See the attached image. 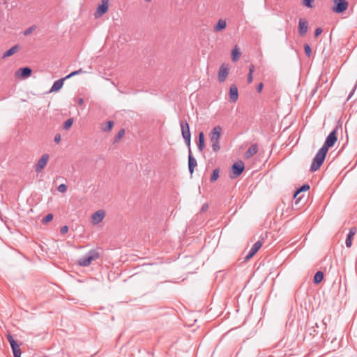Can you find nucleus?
<instances>
[{
  "label": "nucleus",
  "mask_w": 357,
  "mask_h": 357,
  "mask_svg": "<svg viewBox=\"0 0 357 357\" xmlns=\"http://www.w3.org/2000/svg\"><path fill=\"white\" fill-rule=\"evenodd\" d=\"M197 163L196 159L193 157L191 150L188 153V169L190 175L194 173V169L197 167Z\"/></svg>",
  "instance_id": "nucleus-12"
},
{
  "label": "nucleus",
  "mask_w": 357,
  "mask_h": 357,
  "mask_svg": "<svg viewBox=\"0 0 357 357\" xmlns=\"http://www.w3.org/2000/svg\"><path fill=\"white\" fill-rule=\"evenodd\" d=\"M73 119H68L67 121H66L63 125V128L64 130H68L69 129L72 125H73Z\"/></svg>",
  "instance_id": "nucleus-33"
},
{
  "label": "nucleus",
  "mask_w": 357,
  "mask_h": 357,
  "mask_svg": "<svg viewBox=\"0 0 357 357\" xmlns=\"http://www.w3.org/2000/svg\"><path fill=\"white\" fill-rule=\"evenodd\" d=\"M109 0H101V4H100L94 13V17L98 19L102 17L105 13H106L109 8Z\"/></svg>",
  "instance_id": "nucleus-3"
},
{
  "label": "nucleus",
  "mask_w": 357,
  "mask_h": 357,
  "mask_svg": "<svg viewBox=\"0 0 357 357\" xmlns=\"http://www.w3.org/2000/svg\"><path fill=\"white\" fill-rule=\"evenodd\" d=\"M227 24L225 20H219L214 26V31L216 32L221 31L222 30L225 29L226 28Z\"/></svg>",
  "instance_id": "nucleus-22"
},
{
  "label": "nucleus",
  "mask_w": 357,
  "mask_h": 357,
  "mask_svg": "<svg viewBox=\"0 0 357 357\" xmlns=\"http://www.w3.org/2000/svg\"><path fill=\"white\" fill-rule=\"evenodd\" d=\"M100 255L98 250L92 249L90 250L85 255L80 257L77 261V264L80 266L86 267L89 266L92 261L100 258Z\"/></svg>",
  "instance_id": "nucleus-1"
},
{
  "label": "nucleus",
  "mask_w": 357,
  "mask_h": 357,
  "mask_svg": "<svg viewBox=\"0 0 357 357\" xmlns=\"http://www.w3.org/2000/svg\"><path fill=\"white\" fill-rule=\"evenodd\" d=\"M314 0H303V4L307 8H312L313 7V2Z\"/></svg>",
  "instance_id": "nucleus-36"
},
{
  "label": "nucleus",
  "mask_w": 357,
  "mask_h": 357,
  "mask_svg": "<svg viewBox=\"0 0 357 357\" xmlns=\"http://www.w3.org/2000/svg\"><path fill=\"white\" fill-rule=\"evenodd\" d=\"M84 71L80 68L77 70H75L72 73H70L69 75H68L67 76H66V78L67 79H69L75 75H79V74H81V73H83Z\"/></svg>",
  "instance_id": "nucleus-34"
},
{
  "label": "nucleus",
  "mask_w": 357,
  "mask_h": 357,
  "mask_svg": "<svg viewBox=\"0 0 357 357\" xmlns=\"http://www.w3.org/2000/svg\"><path fill=\"white\" fill-rule=\"evenodd\" d=\"M245 169L244 163L240 160L234 162L231 166V172L234 176H231V178H234L240 176Z\"/></svg>",
  "instance_id": "nucleus-5"
},
{
  "label": "nucleus",
  "mask_w": 357,
  "mask_h": 357,
  "mask_svg": "<svg viewBox=\"0 0 357 357\" xmlns=\"http://www.w3.org/2000/svg\"><path fill=\"white\" fill-rule=\"evenodd\" d=\"M68 231V227L65 225L61 227L60 232L61 234H65Z\"/></svg>",
  "instance_id": "nucleus-42"
},
{
  "label": "nucleus",
  "mask_w": 357,
  "mask_h": 357,
  "mask_svg": "<svg viewBox=\"0 0 357 357\" xmlns=\"http://www.w3.org/2000/svg\"><path fill=\"white\" fill-rule=\"evenodd\" d=\"M204 135L203 132H200L198 135L197 149L200 152H202L204 150Z\"/></svg>",
  "instance_id": "nucleus-20"
},
{
  "label": "nucleus",
  "mask_w": 357,
  "mask_h": 357,
  "mask_svg": "<svg viewBox=\"0 0 357 357\" xmlns=\"http://www.w3.org/2000/svg\"><path fill=\"white\" fill-rule=\"evenodd\" d=\"M261 245L262 244L260 241H257L256 243H255L251 249L250 250L249 252L248 253V255L245 256V259L248 260L251 259L260 249Z\"/></svg>",
  "instance_id": "nucleus-13"
},
{
  "label": "nucleus",
  "mask_w": 357,
  "mask_h": 357,
  "mask_svg": "<svg viewBox=\"0 0 357 357\" xmlns=\"http://www.w3.org/2000/svg\"><path fill=\"white\" fill-rule=\"evenodd\" d=\"M183 139L185 141L186 146L188 147V152H189L190 150H191V149H190L191 137L183 138Z\"/></svg>",
  "instance_id": "nucleus-41"
},
{
  "label": "nucleus",
  "mask_w": 357,
  "mask_h": 357,
  "mask_svg": "<svg viewBox=\"0 0 357 357\" xmlns=\"http://www.w3.org/2000/svg\"><path fill=\"white\" fill-rule=\"evenodd\" d=\"M114 126V122L112 121H108L106 122L105 126L102 128V130L104 132L110 131Z\"/></svg>",
  "instance_id": "nucleus-32"
},
{
  "label": "nucleus",
  "mask_w": 357,
  "mask_h": 357,
  "mask_svg": "<svg viewBox=\"0 0 357 357\" xmlns=\"http://www.w3.org/2000/svg\"><path fill=\"white\" fill-rule=\"evenodd\" d=\"M36 29V26H31L29 27L27 29H26L24 32V36L29 35L33 31Z\"/></svg>",
  "instance_id": "nucleus-39"
},
{
  "label": "nucleus",
  "mask_w": 357,
  "mask_h": 357,
  "mask_svg": "<svg viewBox=\"0 0 357 357\" xmlns=\"http://www.w3.org/2000/svg\"><path fill=\"white\" fill-rule=\"evenodd\" d=\"M325 158H326L316 153L310 167V171L315 172L319 169V167L322 165Z\"/></svg>",
  "instance_id": "nucleus-6"
},
{
  "label": "nucleus",
  "mask_w": 357,
  "mask_h": 357,
  "mask_svg": "<svg viewBox=\"0 0 357 357\" xmlns=\"http://www.w3.org/2000/svg\"><path fill=\"white\" fill-rule=\"evenodd\" d=\"M19 48L20 46L18 45H14L3 54L2 58L5 59L13 55L19 50Z\"/></svg>",
  "instance_id": "nucleus-21"
},
{
  "label": "nucleus",
  "mask_w": 357,
  "mask_h": 357,
  "mask_svg": "<svg viewBox=\"0 0 357 357\" xmlns=\"http://www.w3.org/2000/svg\"><path fill=\"white\" fill-rule=\"evenodd\" d=\"M61 141V135L59 134H56L54 137V142L58 144Z\"/></svg>",
  "instance_id": "nucleus-44"
},
{
  "label": "nucleus",
  "mask_w": 357,
  "mask_h": 357,
  "mask_svg": "<svg viewBox=\"0 0 357 357\" xmlns=\"http://www.w3.org/2000/svg\"><path fill=\"white\" fill-rule=\"evenodd\" d=\"M310 189V185L307 183H305L303 185H302L294 193V198L296 197V196L302 192H305V191H307L308 190Z\"/></svg>",
  "instance_id": "nucleus-26"
},
{
  "label": "nucleus",
  "mask_w": 357,
  "mask_h": 357,
  "mask_svg": "<svg viewBox=\"0 0 357 357\" xmlns=\"http://www.w3.org/2000/svg\"><path fill=\"white\" fill-rule=\"evenodd\" d=\"M53 219V214L52 213H48L47 215H46L43 219V223H47V222H49L50 221H51Z\"/></svg>",
  "instance_id": "nucleus-37"
},
{
  "label": "nucleus",
  "mask_w": 357,
  "mask_h": 357,
  "mask_svg": "<svg viewBox=\"0 0 357 357\" xmlns=\"http://www.w3.org/2000/svg\"><path fill=\"white\" fill-rule=\"evenodd\" d=\"M125 134V130L124 129H121L119 132L117 133V135H116L115 137V142H118L119 139H121L123 135Z\"/></svg>",
  "instance_id": "nucleus-35"
},
{
  "label": "nucleus",
  "mask_w": 357,
  "mask_h": 357,
  "mask_svg": "<svg viewBox=\"0 0 357 357\" xmlns=\"http://www.w3.org/2000/svg\"><path fill=\"white\" fill-rule=\"evenodd\" d=\"M12 351L13 353L14 357H20L21 356V349L20 346L17 345L16 347H12Z\"/></svg>",
  "instance_id": "nucleus-31"
},
{
  "label": "nucleus",
  "mask_w": 357,
  "mask_h": 357,
  "mask_svg": "<svg viewBox=\"0 0 357 357\" xmlns=\"http://www.w3.org/2000/svg\"><path fill=\"white\" fill-rule=\"evenodd\" d=\"M229 73V67L227 64H222L218 72V80L220 82H223L226 79Z\"/></svg>",
  "instance_id": "nucleus-8"
},
{
  "label": "nucleus",
  "mask_w": 357,
  "mask_h": 357,
  "mask_svg": "<svg viewBox=\"0 0 357 357\" xmlns=\"http://www.w3.org/2000/svg\"><path fill=\"white\" fill-rule=\"evenodd\" d=\"M255 71V66L253 65H250L249 67V73L248 75V82L251 83L252 82V73Z\"/></svg>",
  "instance_id": "nucleus-30"
},
{
  "label": "nucleus",
  "mask_w": 357,
  "mask_h": 357,
  "mask_svg": "<svg viewBox=\"0 0 357 357\" xmlns=\"http://www.w3.org/2000/svg\"><path fill=\"white\" fill-rule=\"evenodd\" d=\"M304 50H305V54L310 57L311 56V48L310 47V45L308 44H305L304 45Z\"/></svg>",
  "instance_id": "nucleus-38"
},
{
  "label": "nucleus",
  "mask_w": 357,
  "mask_h": 357,
  "mask_svg": "<svg viewBox=\"0 0 357 357\" xmlns=\"http://www.w3.org/2000/svg\"><path fill=\"white\" fill-rule=\"evenodd\" d=\"M146 2H150L151 0H145Z\"/></svg>",
  "instance_id": "nucleus-48"
},
{
  "label": "nucleus",
  "mask_w": 357,
  "mask_h": 357,
  "mask_svg": "<svg viewBox=\"0 0 357 357\" xmlns=\"http://www.w3.org/2000/svg\"><path fill=\"white\" fill-rule=\"evenodd\" d=\"M49 160L48 154H43L41 158L38 161L37 164L35 167V170L37 173L40 172L44 167L46 166L47 161Z\"/></svg>",
  "instance_id": "nucleus-7"
},
{
  "label": "nucleus",
  "mask_w": 357,
  "mask_h": 357,
  "mask_svg": "<svg viewBox=\"0 0 357 357\" xmlns=\"http://www.w3.org/2000/svg\"><path fill=\"white\" fill-rule=\"evenodd\" d=\"M356 231V229L355 227H353L350 229L349 234H347L346 241H345V245L347 248H350L352 245V237L355 235Z\"/></svg>",
  "instance_id": "nucleus-19"
},
{
  "label": "nucleus",
  "mask_w": 357,
  "mask_h": 357,
  "mask_svg": "<svg viewBox=\"0 0 357 357\" xmlns=\"http://www.w3.org/2000/svg\"><path fill=\"white\" fill-rule=\"evenodd\" d=\"M322 32L321 28H317L314 32V36L317 37L319 36Z\"/></svg>",
  "instance_id": "nucleus-43"
},
{
  "label": "nucleus",
  "mask_w": 357,
  "mask_h": 357,
  "mask_svg": "<svg viewBox=\"0 0 357 357\" xmlns=\"http://www.w3.org/2000/svg\"><path fill=\"white\" fill-rule=\"evenodd\" d=\"M324 279V273L322 271H317L314 276V284H319Z\"/></svg>",
  "instance_id": "nucleus-23"
},
{
  "label": "nucleus",
  "mask_w": 357,
  "mask_h": 357,
  "mask_svg": "<svg viewBox=\"0 0 357 357\" xmlns=\"http://www.w3.org/2000/svg\"><path fill=\"white\" fill-rule=\"evenodd\" d=\"M31 69L29 67H24L20 68L15 73V77H22V78H27L31 75Z\"/></svg>",
  "instance_id": "nucleus-14"
},
{
  "label": "nucleus",
  "mask_w": 357,
  "mask_h": 357,
  "mask_svg": "<svg viewBox=\"0 0 357 357\" xmlns=\"http://www.w3.org/2000/svg\"><path fill=\"white\" fill-rule=\"evenodd\" d=\"M330 148L331 147H329V146H327L326 144H324L322 147L318 151L317 153L326 158L327 152Z\"/></svg>",
  "instance_id": "nucleus-25"
},
{
  "label": "nucleus",
  "mask_w": 357,
  "mask_h": 357,
  "mask_svg": "<svg viewBox=\"0 0 357 357\" xmlns=\"http://www.w3.org/2000/svg\"><path fill=\"white\" fill-rule=\"evenodd\" d=\"M222 128L220 126L214 127L210 132V142L213 151L218 152L220 149L219 140L221 135Z\"/></svg>",
  "instance_id": "nucleus-2"
},
{
  "label": "nucleus",
  "mask_w": 357,
  "mask_h": 357,
  "mask_svg": "<svg viewBox=\"0 0 357 357\" xmlns=\"http://www.w3.org/2000/svg\"><path fill=\"white\" fill-rule=\"evenodd\" d=\"M258 147L256 144H252L245 153V158L248 159L257 153Z\"/></svg>",
  "instance_id": "nucleus-18"
},
{
  "label": "nucleus",
  "mask_w": 357,
  "mask_h": 357,
  "mask_svg": "<svg viewBox=\"0 0 357 357\" xmlns=\"http://www.w3.org/2000/svg\"><path fill=\"white\" fill-rule=\"evenodd\" d=\"M229 98L233 102H236L238 98V89L234 84L231 85L229 88Z\"/></svg>",
  "instance_id": "nucleus-17"
},
{
  "label": "nucleus",
  "mask_w": 357,
  "mask_h": 357,
  "mask_svg": "<svg viewBox=\"0 0 357 357\" xmlns=\"http://www.w3.org/2000/svg\"><path fill=\"white\" fill-rule=\"evenodd\" d=\"M180 126L183 138L191 137L190 126L187 121H181Z\"/></svg>",
  "instance_id": "nucleus-9"
},
{
  "label": "nucleus",
  "mask_w": 357,
  "mask_h": 357,
  "mask_svg": "<svg viewBox=\"0 0 357 357\" xmlns=\"http://www.w3.org/2000/svg\"><path fill=\"white\" fill-rule=\"evenodd\" d=\"M6 337H7V340L10 343V347H16L18 345V344L17 343V342L14 340L13 337L12 335H10V333H8L6 335Z\"/></svg>",
  "instance_id": "nucleus-28"
},
{
  "label": "nucleus",
  "mask_w": 357,
  "mask_h": 357,
  "mask_svg": "<svg viewBox=\"0 0 357 357\" xmlns=\"http://www.w3.org/2000/svg\"><path fill=\"white\" fill-rule=\"evenodd\" d=\"M333 3L332 10L336 13H342L348 8V2L346 0H333Z\"/></svg>",
  "instance_id": "nucleus-4"
},
{
  "label": "nucleus",
  "mask_w": 357,
  "mask_h": 357,
  "mask_svg": "<svg viewBox=\"0 0 357 357\" xmlns=\"http://www.w3.org/2000/svg\"><path fill=\"white\" fill-rule=\"evenodd\" d=\"M307 31V22L304 19H300L298 22V32L301 36L306 34Z\"/></svg>",
  "instance_id": "nucleus-15"
},
{
  "label": "nucleus",
  "mask_w": 357,
  "mask_h": 357,
  "mask_svg": "<svg viewBox=\"0 0 357 357\" xmlns=\"http://www.w3.org/2000/svg\"><path fill=\"white\" fill-rule=\"evenodd\" d=\"M84 102V100L82 98H79L78 100H77V103L79 105H82Z\"/></svg>",
  "instance_id": "nucleus-47"
},
{
  "label": "nucleus",
  "mask_w": 357,
  "mask_h": 357,
  "mask_svg": "<svg viewBox=\"0 0 357 357\" xmlns=\"http://www.w3.org/2000/svg\"><path fill=\"white\" fill-rule=\"evenodd\" d=\"M337 140V129H334L331 133L328 135L324 142L325 144L329 146V147H332L334 146L335 142Z\"/></svg>",
  "instance_id": "nucleus-10"
},
{
  "label": "nucleus",
  "mask_w": 357,
  "mask_h": 357,
  "mask_svg": "<svg viewBox=\"0 0 357 357\" xmlns=\"http://www.w3.org/2000/svg\"><path fill=\"white\" fill-rule=\"evenodd\" d=\"M58 190L60 192H66V190H67V186L66 184H61L58 186Z\"/></svg>",
  "instance_id": "nucleus-40"
},
{
  "label": "nucleus",
  "mask_w": 357,
  "mask_h": 357,
  "mask_svg": "<svg viewBox=\"0 0 357 357\" xmlns=\"http://www.w3.org/2000/svg\"><path fill=\"white\" fill-rule=\"evenodd\" d=\"M220 171L218 169H215L211 174L210 181L211 182H215L219 177Z\"/></svg>",
  "instance_id": "nucleus-29"
},
{
  "label": "nucleus",
  "mask_w": 357,
  "mask_h": 357,
  "mask_svg": "<svg viewBox=\"0 0 357 357\" xmlns=\"http://www.w3.org/2000/svg\"><path fill=\"white\" fill-rule=\"evenodd\" d=\"M330 148L331 147H329V146H327L326 144H324L322 147L318 151L317 153L326 158L327 152Z\"/></svg>",
  "instance_id": "nucleus-24"
},
{
  "label": "nucleus",
  "mask_w": 357,
  "mask_h": 357,
  "mask_svg": "<svg viewBox=\"0 0 357 357\" xmlns=\"http://www.w3.org/2000/svg\"><path fill=\"white\" fill-rule=\"evenodd\" d=\"M263 83H259L257 87V91L260 93L261 91H262V89H263Z\"/></svg>",
  "instance_id": "nucleus-45"
},
{
  "label": "nucleus",
  "mask_w": 357,
  "mask_h": 357,
  "mask_svg": "<svg viewBox=\"0 0 357 357\" xmlns=\"http://www.w3.org/2000/svg\"><path fill=\"white\" fill-rule=\"evenodd\" d=\"M240 55H241V52L236 47H235V48L233 49V50L231 52L232 61H237Z\"/></svg>",
  "instance_id": "nucleus-27"
},
{
  "label": "nucleus",
  "mask_w": 357,
  "mask_h": 357,
  "mask_svg": "<svg viewBox=\"0 0 357 357\" xmlns=\"http://www.w3.org/2000/svg\"><path fill=\"white\" fill-rule=\"evenodd\" d=\"M65 79H67L66 77L55 81L53 85L52 86L50 92L52 93L59 91L62 88Z\"/></svg>",
  "instance_id": "nucleus-16"
},
{
  "label": "nucleus",
  "mask_w": 357,
  "mask_h": 357,
  "mask_svg": "<svg viewBox=\"0 0 357 357\" xmlns=\"http://www.w3.org/2000/svg\"><path fill=\"white\" fill-rule=\"evenodd\" d=\"M105 215V213L103 210H98L96 211L91 216L93 224L98 225L103 220Z\"/></svg>",
  "instance_id": "nucleus-11"
},
{
  "label": "nucleus",
  "mask_w": 357,
  "mask_h": 357,
  "mask_svg": "<svg viewBox=\"0 0 357 357\" xmlns=\"http://www.w3.org/2000/svg\"><path fill=\"white\" fill-rule=\"evenodd\" d=\"M356 86H357V83L356 84V85H355L354 89L352 90V91L349 93V95L348 96V99L351 98V97L352 96V95H353V93L354 92V90L356 88Z\"/></svg>",
  "instance_id": "nucleus-46"
}]
</instances>
